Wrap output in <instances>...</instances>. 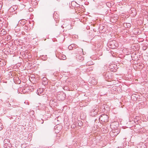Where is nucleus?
Returning a JSON list of instances; mask_svg holds the SVG:
<instances>
[{"mask_svg": "<svg viewBox=\"0 0 148 148\" xmlns=\"http://www.w3.org/2000/svg\"><path fill=\"white\" fill-rule=\"evenodd\" d=\"M119 125V123L117 122H113L111 123L110 127L112 129V132H110V134L113 133L114 134V135L116 136L119 133L120 130L118 128Z\"/></svg>", "mask_w": 148, "mask_h": 148, "instance_id": "1", "label": "nucleus"}, {"mask_svg": "<svg viewBox=\"0 0 148 148\" xmlns=\"http://www.w3.org/2000/svg\"><path fill=\"white\" fill-rule=\"evenodd\" d=\"M109 117L106 114H103L100 116L99 119L101 121L106 123L108 121Z\"/></svg>", "mask_w": 148, "mask_h": 148, "instance_id": "2", "label": "nucleus"}, {"mask_svg": "<svg viewBox=\"0 0 148 148\" xmlns=\"http://www.w3.org/2000/svg\"><path fill=\"white\" fill-rule=\"evenodd\" d=\"M43 88H40L38 90V95L42 94L43 91Z\"/></svg>", "mask_w": 148, "mask_h": 148, "instance_id": "3", "label": "nucleus"}, {"mask_svg": "<svg viewBox=\"0 0 148 148\" xmlns=\"http://www.w3.org/2000/svg\"><path fill=\"white\" fill-rule=\"evenodd\" d=\"M0 33L3 34H6V31H5V30L4 29H2L1 31V33Z\"/></svg>", "mask_w": 148, "mask_h": 148, "instance_id": "4", "label": "nucleus"}, {"mask_svg": "<svg viewBox=\"0 0 148 148\" xmlns=\"http://www.w3.org/2000/svg\"><path fill=\"white\" fill-rule=\"evenodd\" d=\"M127 24H128L129 25V26L130 27V24H129V23L127 24V23H124L123 24V26H124V27H126L127 26V25H126Z\"/></svg>", "mask_w": 148, "mask_h": 148, "instance_id": "5", "label": "nucleus"}, {"mask_svg": "<svg viewBox=\"0 0 148 148\" xmlns=\"http://www.w3.org/2000/svg\"><path fill=\"white\" fill-rule=\"evenodd\" d=\"M3 128V126L2 124L0 123V130H1Z\"/></svg>", "mask_w": 148, "mask_h": 148, "instance_id": "6", "label": "nucleus"}, {"mask_svg": "<svg viewBox=\"0 0 148 148\" xmlns=\"http://www.w3.org/2000/svg\"><path fill=\"white\" fill-rule=\"evenodd\" d=\"M112 65L111 66H110V67H111L112 66ZM111 71H113V72H115L116 71V69H112L111 68Z\"/></svg>", "mask_w": 148, "mask_h": 148, "instance_id": "7", "label": "nucleus"}, {"mask_svg": "<svg viewBox=\"0 0 148 148\" xmlns=\"http://www.w3.org/2000/svg\"><path fill=\"white\" fill-rule=\"evenodd\" d=\"M73 45V46L74 45Z\"/></svg>", "mask_w": 148, "mask_h": 148, "instance_id": "8", "label": "nucleus"}]
</instances>
